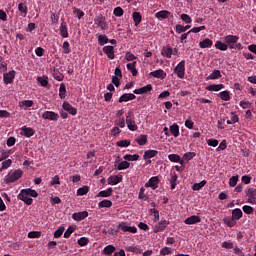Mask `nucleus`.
Segmentation results:
<instances>
[{
  "mask_svg": "<svg viewBox=\"0 0 256 256\" xmlns=\"http://www.w3.org/2000/svg\"><path fill=\"white\" fill-rule=\"evenodd\" d=\"M23 177V170L16 169L13 171H10L4 178V182L7 184L9 183H15V181H19Z\"/></svg>",
  "mask_w": 256,
  "mask_h": 256,
  "instance_id": "f257e3e1",
  "label": "nucleus"
},
{
  "mask_svg": "<svg viewBox=\"0 0 256 256\" xmlns=\"http://www.w3.org/2000/svg\"><path fill=\"white\" fill-rule=\"evenodd\" d=\"M126 125L129 131H137L139 126L135 123V114L133 111H129L126 116Z\"/></svg>",
  "mask_w": 256,
  "mask_h": 256,
  "instance_id": "f03ea898",
  "label": "nucleus"
},
{
  "mask_svg": "<svg viewBox=\"0 0 256 256\" xmlns=\"http://www.w3.org/2000/svg\"><path fill=\"white\" fill-rule=\"evenodd\" d=\"M174 73L177 75L178 79H185V60H182L174 68Z\"/></svg>",
  "mask_w": 256,
  "mask_h": 256,
  "instance_id": "7ed1b4c3",
  "label": "nucleus"
},
{
  "mask_svg": "<svg viewBox=\"0 0 256 256\" xmlns=\"http://www.w3.org/2000/svg\"><path fill=\"white\" fill-rule=\"evenodd\" d=\"M118 229L122 231V233H137V227L129 226L127 222H121L118 225Z\"/></svg>",
  "mask_w": 256,
  "mask_h": 256,
  "instance_id": "20e7f679",
  "label": "nucleus"
},
{
  "mask_svg": "<svg viewBox=\"0 0 256 256\" xmlns=\"http://www.w3.org/2000/svg\"><path fill=\"white\" fill-rule=\"evenodd\" d=\"M94 23H95V25H97V27H100V29H102V31H107V29H109V25L107 24V21L105 20V17H103V16H97L94 19Z\"/></svg>",
  "mask_w": 256,
  "mask_h": 256,
  "instance_id": "39448f33",
  "label": "nucleus"
},
{
  "mask_svg": "<svg viewBox=\"0 0 256 256\" xmlns=\"http://www.w3.org/2000/svg\"><path fill=\"white\" fill-rule=\"evenodd\" d=\"M169 220H162L160 221L158 224H156L153 227V231L154 233H161L163 231H165V229H167V225H169Z\"/></svg>",
  "mask_w": 256,
  "mask_h": 256,
  "instance_id": "423d86ee",
  "label": "nucleus"
},
{
  "mask_svg": "<svg viewBox=\"0 0 256 256\" xmlns=\"http://www.w3.org/2000/svg\"><path fill=\"white\" fill-rule=\"evenodd\" d=\"M151 91H153V85L151 84H148L144 87H141V88H138V89H135L133 91V93L135 95H145L146 93H151Z\"/></svg>",
  "mask_w": 256,
  "mask_h": 256,
  "instance_id": "0eeeda50",
  "label": "nucleus"
},
{
  "mask_svg": "<svg viewBox=\"0 0 256 256\" xmlns=\"http://www.w3.org/2000/svg\"><path fill=\"white\" fill-rule=\"evenodd\" d=\"M145 187H151L153 191L159 187V177L158 176H153L151 177L148 182L145 184Z\"/></svg>",
  "mask_w": 256,
  "mask_h": 256,
  "instance_id": "6e6552de",
  "label": "nucleus"
},
{
  "mask_svg": "<svg viewBox=\"0 0 256 256\" xmlns=\"http://www.w3.org/2000/svg\"><path fill=\"white\" fill-rule=\"evenodd\" d=\"M13 79H15V70H11L8 73H4L3 81L5 85H9L13 83Z\"/></svg>",
  "mask_w": 256,
  "mask_h": 256,
  "instance_id": "1a4fd4ad",
  "label": "nucleus"
},
{
  "mask_svg": "<svg viewBox=\"0 0 256 256\" xmlns=\"http://www.w3.org/2000/svg\"><path fill=\"white\" fill-rule=\"evenodd\" d=\"M43 119H48L49 121H57L59 119V114L53 111H46L42 114Z\"/></svg>",
  "mask_w": 256,
  "mask_h": 256,
  "instance_id": "9d476101",
  "label": "nucleus"
},
{
  "mask_svg": "<svg viewBox=\"0 0 256 256\" xmlns=\"http://www.w3.org/2000/svg\"><path fill=\"white\" fill-rule=\"evenodd\" d=\"M185 225H197L201 223V217L197 215H192L184 220Z\"/></svg>",
  "mask_w": 256,
  "mask_h": 256,
  "instance_id": "9b49d317",
  "label": "nucleus"
},
{
  "mask_svg": "<svg viewBox=\"0 0 256 256\" xmlns=\"http://www.w3.org/2000/svg\"><path fill=\"white\" fill-rule=\"evenodd\" d=\"M87 217H89V212L87 211L76 212L72 215L74 221H83V219H87Z\"/></svg>",
  "mask_w": 256,
  "mask_h": 256,
  "instance_id": "f8f14e48",
  "label": "nucleus"
},
{
  "mask_svg": "<svg viewBox=\"0 0 256 256\" xmlns=\"http://www.w3.org/2000/svg\"><path fill=\"white\" fill-rule=\"evenodd\" d=\"M18 199H20V201H24L26 205H33V198L29 197L22 190L18 194Z\"/></svg>",
  "mask_w": 256,
  "mask_h": 256,
  "instance_id": "ddd939ff",
  "label": "nucleus"
},
{
  "mask_svg": "<svg viewBox=\"0 0 256 256\" xmlns=\"http://www.w3.org/2000/svg\"><path fill=\"white\" fill-rule=\"evenodd\" d=\"M134 99H137V96L133 93H125L119 98V103H127V101H133Z\"/></svg>",
  "mask_w": 256,
  "mask_h": 256,
  "instance_id": "4468645a",
  "label": "nucleus"
},
{
  "mask_svg": "<svg viewBox=\"0 0 256 256\" xmlns=\"http://www.w3.org/2000/svg\"><path fill=\"white\" fill-rule=\"evenodd\" d=\"M115 48L113 46H104L103 52L107 55L108 59H115Z\"/></svg>",
  "mask_w": 256,
  "mask_h": 256,
  "instance_id": "2eb2a0df",
  "label": "nucleus"
},
{
  "mask_svg": "<svg viewBox=\"0 0 256 256\" xmlns=\"http://www.w3.org/2000/svg\"><path fill=\"white\" fill-rule=\"evenodd\" d=\"M159 155V151L157 150H146L143 155V159L147 161V159H153V157H157Z\"/></svg>",
  "mask_w": 256,
  "mask_h": 256,
  "instance_id": "dca6fc26",
  "label": "nucleus"
},
{
  "mask_svg": "<svg viewBox=\"0 0 256 256\" xmlns=\"http://www.w3.org/2000/svg\"><path fill=\"white\" fill-rule=\"evenodd\" d=\"M107 181H108V185H118V183H121V181H123V177L114 175V176L108 177Z\"/></svg>",
  "mask_w": 256,
  "mask_h": 256,
  "instance_id": "f3484780",
  "label": "nucleus"
},
{
  "mask_svg": "<svg viewBox=\"0 0 256 256\" xmlns=\"http://www.w3.org/2000/svg\"><path fill=\"white\" fill-rule=\"evenodd\" d=\"M226 45H235L239 41V38L235 35H228L224 37Z\"/></svg>",
  "mask_w": 256,
  "mask_h": 256,
  "instance_id": "a211bd4d",
  "label": "nucleus"
},
{
  "mask_svg": "<svg viewBox=\"0 0 256 256\" xmlns=\"http://www.w3.org/2000/svg\"><path fill=\"white\" fill-rule=\"evenodd\" d=\"M150 75L156 79H165L167 77V73L161 69L150 72Z\"/></svg>",
  "mask_w": 256,
  "mask_h": 256,
  "instance_id": "6ab92c4d",
  "label": "nucleus"
},
{
  "mask_svg": "<svg viewBox=\"0 0 256 256\" xmlns=\"http://www.w3.org/2000/svg\"><path fill=\"white\" fill-rule=\"evenodd\" d=\"M161 55L167 59H171V56L173 55V48H171V46L163 47Z\"/></svg>",
  "mask_w": 256,
  "mask_h": 256,
  "instance_id": "aec40b11",
  "label": "nucleus"
},
{
  "mask_svg": "<svg viewBox=\"0 0 256 256\" xmlns=\"http://www.w3.org/2000/svg\"><path fill=\"white\" fill-rule=\"evenodd\" d=\"M223 223L227 225V227H235L237 225V220L234 219L233 217L226 216L223 218Z\"/></svg>",
  "mask_w": 256,
  "mask_h": 256,
  "instance_id": "412c9836",
  "label": "nucleus"
},
{
  "mask_svg": "<svg viewBox=\"0 0 256 256\" xmlns=\"http://www.w3.org/2000/svg\"><path fill=\"white\" fill-rule=\"evenodd\" d=\"M199 47L201 49H207L209 47H213V40L209 38H205L203 41L199 42Z\"/></svg>",
  "mask_w": 256,
  "mask_h": 256,
  "instance_id": "4be33fe9",
  "label": "nucleus"
},
{
  "mask_svg": "<svg viewBox=\"0 0 256 256\" xmlns=\"http://www.w3.org/2000/svg\"><path fill=\"white\" fill-rule=\"evenodd\" d=\"M171 12L167 10H161L155 14L156 19H169Z\"/></svg>",
  "mask_w": 256,
  "mask_h": 256,
  "instance_id": "5701e85b",
  "label": "nucleus"
},
{
  "mask_svg": "<svg viewBox=\"0 0 256 256\" xmlns=\"http://www.w3.org/2000/svg\"><path fill=\"white\" fill-rule=\"evenodd\" d=\"M221 89H225V85H223V84H210L206 87V91H221Z\"/></svg>",
  "mask_w": 256,
  "mask_h": 256,
  "instance_id": "b1692460",
  "label": "nucleus"
},
{
  "mask_svg": "<svg viewBox=\"0 0 256 256\" xmlns=\"http://www.w3.org/2000/svg\"><path fill=\"white\" fill-rule=\"evenodd\" d=\"M19 107L21 109H24V111H27L29 107H33V100H24L19 102Z\"/></svg>",
  "mask_w": 256,
  "mask_h": 256,
  "instance_id": "393cba45",
  "label": "nucleus"
},
{
  "mask_svg": "<svg viewBox=\"0 0 256 256\" xmlns=\"http://www.w3.org/2000/svg\"><path fill=\"white\" fill-rule=\"evenodd\" d=\"M221 71L220 70H213L212 73L206 78L207 81L215 80V79H221Z\"/></svg>",
  "mask_w": 256,
  "mask_h": 256,
  "instance_id": "a878e982",
  "label": "nucleus"
},
{
  "mask_svg": "<svg viewBox=\"0 0 256 256\" xmlns=\"http://www.w3.org/2000/svg\"><path fill=\"white\" fill-rule=\"evenodd\" d=\"M72 12H73V15H74L77 19H79V20H81V19H83V17H85V12H83V10H81V9H79V8H77V7H73V8H72Z\"/></svg>",
  "mask_w": 256,
  "mask_h": 256,
  "instance_id": "bb28decb",
  "label": "nucleus"
},
{
  "mask_svg": "<svg viewBox=\"0 0 256 256\" xmlns=\"http://www.w3.org/2000/svg\"><path fill=\"white\" fill-rule=\"evenodd\" d=\"M99 209H109L110 207H113V202L111 200H102L98 203Z\"/></svg>",
  "mask_w": 256,
  "mask_h": 256,
  "instance_id": "cd10ccee",
  "label": "nucleus"
},
{
  "mask_svg": "<svg viewBox=\"0 0 256 256\" xmlns=\"http://www.w3.org/2000/svg\"><path fill=\"white\" fill-rule=\"evenodd\" d=\"M113 195V188L109 187L106 190H102L97 194V197H111Z\"/></svg>",
  "mask_w": 256,
  "mask_h": 256,
  "instance_id": "c85d7f7f",
  "label": "nucleus"
},
{
  "mask_svg": "<svg viewBox=\"0 0 256 256\" xmlns=\"http://www.w3.org/2000/svg\"><path fill=\"white\" fill-rule=\"evenodd\" d=\"M168 159L172 163H181V165H183V161L181 160V156H179L178 154H169Z\"/></svg>",
  "mask_w": 256,
  "mask_h": 256,
  "instance_id": "c756f323",
  "label": "nucleus"
},
{
  "mask_svg": "<svg viewBox=\"0 0 256 256\" xmlns=\"http://www.w3.org/2000/svg\"><path fill=\"white\" fill-rule=\"evenodd\" d=\"M238 122H239V116H237L235 112H231L230 120L226 121L227 125H235V123H238Z\"/></svg>",
  "mask_w": 256,
  "mask_h": 256,
  "instance_id": "7c9ffc66",
  "label": "nucleus"
},
{
  "mask_svg": "<svg viewBox=\"0 0 256 256\" xmlns=\"http://www.w3.org/2000/svg\"><path fill=\"white\" fill-rule=\"evenodd\" d=\"M132 18H133V21L135 23V27H137L143 19V17L141 16V13H139V12H134L132 14Z\"/></svg>",
  "mask_w": 256,
  "mask_h": 256,
  "instance_id": "2f4dec72",
  "label": "nucleus"
},
{
  "mask_svg": "<svg viewBox=\"0 0 256 256\" xmlns=\"http://www.w3.org/2000/svg\"><path fill=\"white\" fill-rule=\"evenodd\" d=\"M232 217L236 220L239 221L241 217H243V211H241L240 208H236L232 211Z\"/></svg>",
  "mask_w": 256,
  "mask_h": 256,
  "instance_id": "473e14b6",
  "label": "nucleus"
},
{
  "mask_svg": "<svg viewBox=\"0 0 256 256\" xmlns=\"http://www.w3.org/2000/svg\"><path fill=\"white\" fill-rule=\"evenodd\" d=\"M65 111L70 115H77V108L71 106V104L65 102Z\"/></svg>",
  "mask_w": 256,
  "mask_h": 256,
  "instance_id": "72a5a7b5",
  "label": "nucleus"
},
{
  "mask_svg": "<svg viewBox=\"0 0 256 256\" xmlns=\"http://www.w3.org/2000/svg\"><path fill=\"white\" fill-rule=\"evenodd\" d=\"M52 75L54 79H56V81H63V79L65 78V75H63V73H61L59 69H54Z\"/></svg>",
  "mask_w": 256,
  "mask_h": 256,
  "instance_id": "f704fd0d",
  "label": "nucleus"
},
{
  "mask_svg": "<svg viewBox=\"0 0 256 256\" xmlns=\"http://www.w3.org/2000/svg\"><path fill=\"white\" fill-rule=\"evenodd\" d=\"M205 185H207V181L203 180L199 183H195L192 186L193 191H201V189H203V187H205Z\"/></svg>",
  "mask_w": 256,
  "mask_h": 256,
  "instance_id": "c9c22d12",
  "label": "nucleus"
},
{
  "mask_svg": "<svg viewBox=\"0 0 256 256\" xmlns=\"http://www.w3.org/2000/svg\"><path fill=\"white\" fill-rule=\"evenodd\" d=\"M22 191L27 194L28 197H39V193L37 191L27 188V189H22Z\"/></svg>",
  "mask_w": 256,
  "mask_h": 256,
  "instance_id": "e433bc0d",
  "label": "nucleus"
},
{
  "mask_svg": "<svg viewBox=\"0 0 256 256\" xmlns=\"http://www.w3.org/2000/svg\"><path fill=\"white\" fill-rule=\"evenodd\" d=\"M170 133L173 137H179V125L173 124L170 126Z\"/></svg>",
  "mask_w": 256,
  "mask_h": 256,
  "instance_id": "4c0bfd02",
  "label": "nucleus"
},
{
  "mask_svg": "<svg viewBox=\"0 0 256 256\" xmlns=\"http://www.w3.org/2000/svg\"><path fill=\"white\" fill-rule=\"evenodd\" d=\"M215 47H216V49H219L220 51H227L229 49V45H227L221 41H217L215 43Z\"/></svg>",
  "mask_w": 256,
  "mask_h": 256,
  "instance_id": "58836bf2",
  "label": "nucleus"
},
{
  "mask_svg": "<svg viewBox=\"0 0 256 256\" xmlns=\"http://www.w3.org/2000/svg\"><path fill=\"white\" fill-rule=\"evenodd\" d=\"M77 229V226L72 225L67 228L65 231V239H69L72 235V233H75V230Z\"/></svg>",
  "mask_w": 256,
  "mask_h": 256,
  "instance_id": "ea45409f",
  "label": "nucleus"
},
{
  "mask_svg": "<svg viewBox=\"0 0 256 256\" xmlns=\"http://www.w3.org/2000/svg\"><path fill=\"white\" fill-rule=\"evenodd\" d=\"M129 167H131V163L122 161L118 164L117 169L118 171H124V169H129Z\"/></svg>",
  "mask_w": 256,
  "mask_h": 256,
  "instance_id": "a19ab883",
  "label": "nucleus"
},
{
  "mask_svg": "<svg viewBox=\"0 0 256 256\" xmlns=\"http://www.w3.org/2000/svg\"><path fill=\"white\" fill-rule=\"evenodd\" d=\"M219 97L222 101H231V96L227 90L220 92Z\"/></svg>",
  "mask_w": 256,
  "mask_h": 256,
  "instance_id": "79ce46f5",
  "label": "nucleus"
},
{
  "mask_svg": "<svg viewBox=\"0 0 256 256\" xmlns=\"http://www.w3.org/2000/svg\"><path fill=\"white\" fill-rule=\"evenodd\" d=\"M23 131L25 137H33L35 135V130L33 128L25 127L23 128Z\"/></svg>",
  "mask_w": 256,
  "mask_h": 256,
  "instance_id": "37998d69",
  "label": "nucleus"
},
{
  "mask_svg": "<svg viewBox=\"0 0 256 256\" xmlns=\"http://www.w3.org/2000/svg\"><path fill=\"white\" fill-rule=\"evenodd\" d=\"M104 255H112V253H115V246L108 245L103 249Z\"/></svg>",
  "mask_w": 256,
  "mask_h": 256,
  "instance_id": "c03bdc74",
  "label": "nucleus"
},
{
  "mask_svg": "<svg viewBox=\"0 0 256 256\" xmlns=\"http://www.w3.org/2000/svg\"><path fill=\"white\" fill-rule=\"evenodd\" d=\"M98 43H99V45H101V47H103V45L109 43V38H107L106 35H99L98 36Z\"/></svg>",
  "mask_w": 256,
  "mask_h": 256,
  "instance_id": "a18cd8bd",
  "label": "nucleus"
},
{
  "mask_svg": "<svg viewBox=\"0 0 256 256\" xmlns=\"http://www.w3.org/2000/svg\"><path fill=\"white\" fill-rule=\"evenodd\" d=\"M89 193V186H83L77 190L78 196L87 195Z\"/></svg>",
  "mask_w": 256,
  "mask_h": 256,
  "instance_id": "49530a36",
  "label": "nucleus"
},
{
  "mask_svg": "<svg viewBox=\"0 0 256 256\" xmlns=\"http://www.w3.org/2000/svg\"><path fill=\"white\" fill-rule=\"evenodd\" d=\"M136 143H138V145H146L147 144V135H141L139 138L135 139Z\"/></svg>",
  "mask_w": 256,
  "mask_h": 256,
  "instance_id": "de8ad7c7",
  "label": "nucleus"
},
{
  "mask_svg": "<svg viewBox=\"0 0 256 256\" xmlns=\"http://www.w3.org/2000/svg\"><path fill=\"white\" fill-rule=\"evenodd\" d=\"M47 79H48L47 76H42V77H38L37 81L38 83H40L42 87H47V85H49V81Z\"/></svg>",
  "mask_w": 256,
  "mask_h": 256,
  "instance_id": "09e8293b",
  "label": "nucleus"
},
{
  "mask_svg": "<svg viewBox=\"0 0 256 256\" xmlns=\"http://www.w3.org/2000/svg\"><path fill=\"white\" fill-rule=\"evenodd\" d=\"M124 159H125V161H138L139 154H134V155L126 154V155H124Z\"/></svg>",
  "mask_w": 256,
  "mask_h": 256,
  "instance_id": "8fccbe9b",
  "label": "nucleus"
},
{
  "mask_svg": "<svg viewBox=\"0 0 256 256\" xmlns=\"http://www.w3.org/2000/svg\"><path fill=\"white\" fill-rule=\"evenodd\" d=\"M12 164H13V160H11V159H7V160L3 161L1 171L5 170V169H9V167H11Z\"/></svg>",
  "mask_w": 256,
  "mask_h": 256,
  "instance_id": "3c124183",
  "label": "nucleus"
},
{
  "mask_svg": "<svg viewBox=\"0 0 256 256\" xmlns=\"http://www.w3.org/2000/svg\"><path fill=\"white\" fill-rule=\"evenodd\" d=\"M39 237H41V232L39 231H31L28 233L29 239H39Z\"/></svg>",
  "mask_w": 256,
  "mask_h": 256,
  "instance_id": "603ef678",
  "label": "nucleus"
},
{
  "mask_svg": "<svg viewBox=\"0 0 256 256\" xmlns=\"http://www.w3.org/2000/svg\"><path fill=\"white\" fill-rule=\"evenodd\" d=\"M78 245L80 247H85L86 245H89V238L81 237L80 239H78Z\"/></svg>",
  "mask_w": 256,
  "mask_h": 256,
  "instance_id": "864d4df0",
  "label": "nucleus"
},
{
  "mask_svg": "<svg viewBox=\"0 0 256 256\" xmlns=\"http://www.w3.org/2000/svg\"><path fill=\"white\" fill-rule=\"evenodd\" d=\"M118 147H129L131 145V140H120L116 143Z\"/></svg>",
  "mask_w": 256,
  "mask_h": 256,
  "instance_id": "5fc2aeb1",
  "label": "nucleus"
},
{
  "mask_svg": "<svg viewBox=\"0 0 256 256\" xmlns=\"http://www.w3.org/2000/svg\"><path fill=\"white\" fill-rule=\"evenodd\" d=\"M246 195L250 197L251 199H256V189L255 188H249L246 191Z\"/></svg>",
  "mask_w": 256,
  "mask_h": 256,
  "instance_id": "6e6d98bb",
  "label": "nucleus"
},
{
  "mask_svg": "<svg viewBox=\"0 0 256 256\" xmlns=\"http://www.w3.org/2000/svg\"><path fill=\"white\" fill-rule=\"evenodd\" d=\"M197 154L195 152H187L184 154L183 159L185 161H191Z\"/></svg>",
  "mask_w": 256,
  "mask_h": 256,
  "instance_id": "4d7b16f0",
  "label": "nucleus"
},
{
  "mask_svg": "<svg viewBox=\"0 0 256 256\" xmlns=\"http://www.w3.org/2000/svg\"><path fill=\"white\" fill-rule=\"evenodd\" d=\"M173 253V249L169 248V247H164L160 250V255H171Z\"/></svg>",
  "mask_w": 256,
  "mask_h": 256,
  "instance_id": "13d9d810",
  "label": "nucleus"
},
{
  "mask_svg": "<svg viewBox=\"0 0 256 256\" xmlns=\"http://www.w3.org/2000/svg\"><path fill=\"white\" fill-rule=\"evenodd\" d=\"M238 182H239V176H232V177L229 179V185H230V187H235Z\"/></svg>",
  "mask_w": 256,
  "mask_h": 256,
  "instance_id": "bf43d9fd",
  "label": "nucleus"
},
{
  "mask_svg": "<svg viewBox=\"0 0 256 256\" xmlns=\"http://www.w3.org/2000/svg\"><path fill=\"white\" fill-rule=\"evenodd\" d=\"M180 19L189 25V23H191L193 20L191 19V16H189L188 14H181Z\"/></svg>",
  "mask_w": 256,
  "mask_h": 256,
  "instance_id": "052dcab7",
  "label": "nucleus"
},
{
  "mask_svg": "<svg viewBox=\"0 0 256 256\" xmlns=\"http://www.w3.org/2000/svg\"><path fill=\"white\" fill-rule=\"evenodd\" d=\"M123 13H125L124 11H123V8H121V7H116L115 9H114V12H113V14L115 15V17H123Z\"/></svg>",
  "mask_w": 256,
  "mask_h": 256,
  "instance_id": "680f3d73",
  "label": "nucleus"
},
{
  "mask_svg": "<svg viewBox=\"0 0 256 256\" xmlns=\"http://www.w3.org/2000/svg\"><path fill=\"white\" fill-rule=\"evenodd\" d=\"M18 10L20 11V13H24V15H27V5L23 2H21L19 5H18Z\"/></svg>",
  "mask_w": 256,
  "mask_h": 256,
  "instance_id": "e2e57ef3",
  "label": "nucleus"
},
{
  "mask_svg": "<svg viewBox=\"0 0 256 256\" xmlns=\"http://www.w3.org/2000/svg\"><path fill=\"white\" fill-rule=\"evenodd\" d=\"M65 231V227L61 226L59 227V229H57L55 232H54V237L55 239H59V237H61V235H63V232Z\"/></svg>",
  "mask_w": 256,
  "mask_h": 256,
  "instance_id": "0e129e2a",
  "label": "nucleus"
},
{
  "mask_svg": "<svg viewBox=\"0 0 256 256\" xmlns=\"http://www.w3.org/2000/svg\"><path fill=\"white\" fill-rule=\"evenodd\" d=\"M138 199L142 201H147V195H145V189L143 187L140 188Z\"/></svg>",
  "mask_w": 256,
  "mask_h": 256,
  "instance_id": "69168bd1",
  "label": "nucleus"
},
{
  "mask_svg": "<svg viewBox=\"0 0 256 256\" xmlns=\"http://www.w3.org/2000/svg\"><path fill=\"white\" fill-rule=\"evenodd\" d=\"M242 211H244V213H246V215H251L253 213V207H251L249 205H244L242 207Z\"/></svg>",
  "mask_w": 256,
  "mask_h": 256,
  "instance_id": "338daca9",
  "label": "nucleus"
},
{
  "mask_svg": "<svg viewBox=\"0 0 256 256\" xmlns=\"http://www.w3.org/2000/svg\"><path fill=\"white\" fill-rule=\"evenodd\" d=\"M0 152H1L0 161H5V159L9 157V151L2 149L0 150Z\"/></svg>",
  "mask_w": 256,
  "mask_h": 256,
  "instance_id": "774afa93",
  "label": "nucleus"
}]
</instances>
